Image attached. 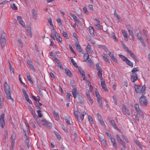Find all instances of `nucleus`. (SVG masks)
Instances as JSON below:
<instances>
[{"label":"nucleus","mask_w":150,"mask_h":150,"mask_svg":"<svg viewBox=\"0 0 150 150\" xmlns=\"http://www.w3.org/2000/svg\"><path fill=\"white\" fill-rule=\"evenodd\" d=\"M4 90L6 95V98L8 99L11 100L13 101L11 95V90L9 85L6 82H5L4 84Z\"/></svg>","instance_id":"f257e3e1"},{"label":"nucleus","mask_w":150,"mask_h":150,"mask_svg":"<svg viewBox=\"0 0 150 150\" xmlns=\"http://www.w3.org/2000/svg\"><path fill=\"white\" fill-rule=\"evenodd\" d=\"M134 87L136 93H141V94L143 95L145 93L146 87L145 85L143 86L141 89L140 86L135 84L134 85Z\"/></svg>","instance_id":"f03ea898"},{"label":"nucleus","mask_w":150,"mask_h":150,"mask_svg":"<svg viewBox=\"0 0 150 150\" xmlns=\"http://www.w3.org/2000/svg\"><path fill=\"white\" fill-rule=\"evenodd\" d=\"M6 34L3 33L1 35L0 38V45L1 48L4 47L6 44Z\"/></svg>","instance_id":"7ed1b4c3"},{"label":"nucleus","mask_w":150,"mask_h":150,"mask_svg":"<svg viewBox=\"0 0 150 150\" xmlns=\"http://www.w3.org/2000/svg\"><path fill=\"white\" fill-rule=\"evenodd\" d=\"M139 101L140 104L142 105H147L148 104V101L146 97L144 96H142L140 98Z\"/></svg>","instance_id":"20e7f679"},{"label":"nucleus","mask_w":150,"mask_h":150,"mask_svg":"<svg viewBox=\"0 0 150 150\" xmlns=\"http://www.w3.org/2000/svg\"><path fill=\"white\" fill-rule=\"evenodd\" d=\"M122 111L124 115L128 116L130 115V110L128 108L126 107V105H123L122 108Z\"/></svg>","instance_id":"39448f33"},{"label":"nucleus","mask_w":150,"mask_h":150,"mask_svg":"<svg viewBox=\"0 0 150 150\" xmlns=\"http://www.w3.org/2000/svg\"><path fill=\"white\" fill-rule=\"evenodd\" d=\"M4 115L2 113L0 116V124L2 128H4L5 125V122L4 120Z\"/></svg>","instance_id":"423d86ee"},{"label":"nucleus","mask_w":150,"mask_h":150,"mask_svg":"<svg viewBox=\"0 0 150 150\" xmlns=\"http://www.w3.org/2000/svg\"><path fill=\"white\" fill-rule=\"evenodd\" d=\"M52 32L53 33V35H54L56 39H57L60 43L62 42V38L60 37L58 33L54 29L51 30Z\"/></svg>","instance_id":"0eeeda50"},{"label":"nucleus","mask_w":150,"mask_h":150,"mask_svg":"<svg viewBox=\"0 0 150 150\" xmlns=\"http://www.w3.org/2000/svg\"><path fill=\"white\" fill-rule=\"evenodd\" d=\"M130 79L132 81L134 82L138 79L137 74L136 73H132L131 74Z\"/></svg>","instance_id":"6e6552de"},{"label":"nucleus","mask_w":150,"mask_h":150,"mask_svg":"<svg viewBox=\"0 0 150 150\" xmlns=\"http://www.w3.org/2000/svg\"><path fill=\"white\" fill-rule=\"evenodd\" d=\"M116 139L117 142L122 146L125 145V142L121 140L120 136L118 134L116 135Z\"/></svg>","instance_id":"1a4fd4ad"},{"label":"nucleus","mask_w":150,"mask_h":150,"mask_svg":"<svg viewBox=\"0 0 150 150\" xmlns=\"http://www.w3.org/2000/svg\"><path fill=\"white\" fill-rule=\"evenodd\" d=\"M86 51L87 52V53H89L91 54H93V52L92 50L91 45L88 44L87 46Z\"/></svg>","instance_id":"9d476101"},{"label":"nucleus","mask_w":150,"mask_h":150,"mask_svg":"<svg viewBox=\"0 0 150 150\" xmlns=\"http://www.w3.org/2000/svg\"><path fill=\"white\" fill-rule=\"evenodd\" d=\"M28 109H29L30 112L32 114L33 117L38 119V117L36 115L35 111L31 107V106H28Z\"/></svg>","instance_id":"9b49d317"},{"label":"nucleus","mask_w":150,"mask_h":150,"mask_svg":"<svg viewBox=\"0 0 150 150\" xmlns=\"http://www.w3.org/2000/svg\"><path fill=\"white\" fill-rule=\"evenodd\" d=\"M17 20L18 21L19 23L24 28L25 27V25L24 21L22 20L21 17L20 16L17 17Z\"/></svg>","instance_id":"f8f14e48"},{"label":"nucleus","mask_w":150,"mask_h":150,"mask_svg":"<svg viewBox=\"0 0 150 150\" xmlns=\"http://www.w3.org/2000/svg\"><path fill=\"white\" fill-rule=\"evenodd\" d=\"M72 93L74 98L76 99V95L78 96L79 95L78 92L77 91L76 88L74 87L73 88L72 91Z\"/></svg>","instance_id":"ddd939ff"},{"label":"nucleus","mask_w":150,"mask_h":150,"mask_svg":"<svg viewBox=\"0 0 150 150\" xmlns=\"http://www.w3.org/2000/svg\"><path fill=\"white\" fill-rule=\"evenodd\" d=\"M27 62L31 69L34 72H35V70L34 67L33 62L30 60H28Z\"/></svg>","instance_id":"4468645a"},{"label":"nucleus","mask_w":150,"mask_h":150,"mask_svg":"<svg viewBox=\"0 0 150 150\" xmlns=\"http://www.w3.org/2000/svg\"><path fill=\"white\" fill-rule=\"evenodd\" d=\"M75 46L76 47V50L79 52H81L82 50V49L81 48L79 43L76 42L75 43Z\"/></svg>","instance_id":"2eb2a0df"},{"label":"nucleus","mask_w":150,"mask_h":150,"mask_svg":"<svg viewBox=\"0 0 150 150\" xmlns=\"http://www.w3.org/2000/svg\"><path fill=\"white\" fill-rule=\"evenodd\" d=\"M108 55L112 60L114 62H117V59L115 58L114 55V53L113 52H109L108 53Z\"/></svg>","instance_id":"dca6fc26"},{"label":"nucleus","mask_w":150,"mask_h":150,"mask_svg":"<svg viewBox=\"0 0 150 150\" xmlns=\"http://www.w3.org/2000/svg\"><path fill=\"white\" fill-rule=\"evenodd\" d=\"M101 85L103 89L105 91H108V90L106 88V86L105 81H103L101 82Z\"/></svg>","instance_id":"f3484780"},{"label":"nucleus","mask_w":150,"mask_h":150,"mask_svg":"<svg viewBox=\"0 0 150 150\" xmlns=\"http://www.w3.org/2000/svg\"><path fill=\"white\" fill-rule=\"evenodd\" d=\"M86 114V113L85 112H82L81 113V116L80 117H79V119L77 120L80 122H82L84 119V116Z\"/></svg>","instance_id":"a211bd4d"},{"label":"nucleus","mask_w":150,"mask_h":150,"mask_svg":"<svg viewBox=\"0 0 150 150\" xmlns=\"http://www.w3.org/2000/svg\"><path fill=\"white\" fill-rule=\"evenodd\" d=\"M110 140L111 142L112 143V146L115 149H117V145L115 142V140L114 138H112L110 139Z\"/></svg>","instance_id":"6ab92c4d"},{"label":"nucleus","mask_w":150,"mask_h":150,"mask_svg":"<svg viewBox=\"0 0 150 150\" xmlns=\"http://www.w3.org/2000/svg\"><path fill=\"white\" fill-rule=\"evenodd\" d=\"M27 31L28 34L30 36V37H32V34L31 33V28L30 26H27Z\"/></svg>","instance_id":"aec40b11"},{"label":"nucleus","mask_w":150,"mask_h":150,"mask_svg":"<svg viewBox=\"0 0 150 150\" xmlns=\"http://www.w3.org/2000/svg\"><path fill=\"white\" fill-rule=\"evenodd\" d=\"M26 75L28 81L30 82L31 84H33V81L30 76L29 73L28 72H26Z\"/></svg>","instance_id":"412c9836"},{"label":"nucleus","mask_w":150,"mask_h":150,"mask_svg":"<svg viewBox=\"0 0 150 150\" xmlns=\"http://www.w3.org/2000/svg\"><path fill=\"white\" fill-rule=\"evenodd\" d=\"M102 56L103 57V58L105 61L109 63H110V62L109 59L108 58V57L104 53H103V54Z\"/></svg>","instance_id":"4be33fe9"},{"label":"nucleus","mask_w":150,"mask_h":150,"mask_svg":"<svg viewBox=\"0 0 150 150\" xmlns=\"http://www.w3.org/2000/svg\"><path fill=\"white\" fill-rule=\"evenodd\" d=\"M71 120V118L70 117L67 116L66 117V118L65 119V120L67 124L69 125H71V124L70 122V120Z\"/></svg>","instance_id":"5701e85b"},{"label":"nucleus","mask_w":150,"mask_h":150,"mask_svg":"<svg viewBox=\"0 0 150 150\" xmlns=\"http://www.w3.org/2000/svg\"><path fill=\"white\" fill-rule=\"evenodd\" d=\"M53 113L55 120H59V117L58 113L55 111H53Z\"/></svg>","instance_id":"b1692460"},{"label":"nucleus","mask_w":150,"mask_h":150,"mask_svg":"<svg viewBox=\"0 0 150 150\" xmlns=\"http://www.w3.org/2000/svg\"><path fill=\"white\" fill-rule=\"evenodd\" d=\"M32 15L33 16V18L35 19H36L37 18V14L35 10L33 9L32 11Z\"/></svg>","instance_id":"393cba45"},{"label":"nucleus","mask_w":150,"mask_h":150,"mask_svg":"<svg viewBox=\"0 0 150 150\" xmlns=\"http://www.w3.org/2000/svg\"><path fill=\"white\" fill-rule=\"evenodd\" d=\"M110 123L115 129H118V128L116 125L115 124V122L113 120L110 122Z\"/></svg>","instance_id":"a878e982"},{"label":"nucleus","mask_w":150,"mask_h":150,"mask_svg":"<svg viewBox=\"0 0 150 150\" xmlns=\"http://www.w3.org/2000/svg\"><path fill=\"white\" fill-rule=\"evenodd\" d=\"M126 64L131 67H133V63L128 59H127V60L125 61Z\"/></svg>","instance_id":"bb28decb"},{"label":"nucleus","mask_w":150,"mask_h":150,"mask_svg":"<svg viewBox=\"0 0 150 150\" xmlns=\"http://www.w3.org/2000/svg\"><path fill=\"white\" fill-rule=\"evenodd\" d=\"M97 101L99 105L101 107H102V98L100 97V98H97Z\"/></svg>","instance_id":"cd10ccee"},{"label":"nucleus","mask_w":150,"mask_h":150,"mask_svg":"<svg viewBox=\"0 0 150 150\" xmlns=\"http://www.w3.org/2000/svg\"><path fill=\"white\" fill-rule=\"evenodd\" d=\"M111 35L112 37L114 39V41H115L116 42H117L118 41V39L115 36V33L114 32H112L111 33Z\"/></svg>","instance_id":"c85d7f7f"},{"label":"nucleus","mask_w":150,"mask_h":150,"mask_svg":"<svg viewBox=\"0 0 150 150\" xmlns=\"http://www.w3.org/2000/svg\"><path fill=\"white\" fill-rule=\"evenodd\" d=\"M77 99L79 103H81L83 100V98L81 95L79 94L77 96Z\"/></svg>","instance_id":"c756f323"},{"label":"nucleus","mask_w":150,"mask_h":150,"mask_svg":"<svg viewBox=\"0 0 150 150\" xmlns=\"http://www.w3.org/2000/svg\"><path fill=\"white\" fill-rule=\"evenodd\" d=\"M79 113V112L77 110L75 111L74 112V115L77 120L79 119V116L78 115Z\"/></svg>","instance_id":"7c9ffc66"},{"label":"nucleus","mask_w":150,"mask_h":150,"mask_svg":"<svg viewBox=\"0 0 150 150\" xmlns=\"http://www.w3.org/2000/svg\"><path fill=\"white\" fill-rule=\"evenodd\" d=\"M89 55L88 53L85 54L83 56L84 61H86L89 58Z\"/></svg>","instance_id":"2f4dec72"},{"label":"nucleus","mask_w":150,"mask_h":150,"mask_svg":"<svg viewBox=\"0 0 150 150\" xmlns=\"http://www.w3.org/2000/svg\"><path fill=\"white\" fill-rule=\"evenodd\" d=\"M26 138L25 139V143L26 144L28 148L29 147V137H28L25 136Z\"/></svg>","instance_id":"473e14b6"},{"label":"nucleus","mask_w":150,"mask_h":150,"mask_svg":"<svg viewBox=\"0 0 150 150\" xmlns=\"http://www.w3.org/2000/svg\"><path fill=\"white\" fill-rule=\"evenodd\" d=\"M98 76L100 78V80H103V78L102 77V71H99L98 72Z\"/></svg>","instance_id":"72a5a7b5"},{"label":"nucleus","mask_w":150,"mask_h":150,"mask_svg":"<svg viewBox=\"0 0 150 150\" xmlns=\"http://www.w3.org/2000/svg\"><path fill=\"white\" fill-rule=\"evenodd\" d=\"M127 52L129 54L130 56L134 59L136 57V56L130 50L128 51Z\"/></svg>","instance_id":"f704fd0d"},{"label":"nucleus","mask_w":150,"mask_h":150,"mask_svg":"<svg viewBox=\"0 0 150 150\" xmlns=\"http://www.w3.org/2000/svg\"><path fill=\"white\" fill-rule=\"evenodd\" d=\"M114 16L116 17L119 20H122V18L121 17L119 16L117 13H116V11H115V12L114 13Z\"/></svg>","instance_id":"c9c22d12"},{"label":"nucleus","mask_w":150,"mask_h":150,"mask_svg":"<svg viewBox=\"0 0 150 150\" xmlns=\"http://www.w3.org/2000/svg\"><path fill=\"white\" fill-rule=\"evenodd\" d=\"M70 58L71 60V62H72V64L75 67H77V65L76 63L74 60L73 58L72 57H70Z\"/></svg>","instance_id":"e433bc0d"},{"label":"nucleus","mask_w":150,"mask_h":150,"mask_svg":"<svg viewBox=\"0 0 150 150\" xmlns=\"http://www.w3.org/2000/svg\"><path fill=\"white\" fill-rule=\"evenodd\" d=\"M89 32L91 35H94V30L92 27H90L89 29Z\"/></svg>","instance_id":"4c0bfd02"},{"label":"nucleus","mask_w":150,"mask_h":150,"mask_svg":"<svg viewBox=\"0 0 150 150\" xmlns=\"http://www.w3.org/2000/svg\"><path fill=\"white\" fill-rule=\"evenodd\" d=\"M78 70L80 74L81 75V76L85 75V73L83 70L81 68H79L78 69Z\"/></svg>","instance_id":"58836bf2"},{"label":"nucleus","mask_w":150,"mask_h":150,"mask_svg":"<svg viewBox=\"0 0 150 150\" xmlns=\"http://www.w3.org/2000/svg\"><path fill=\"white\" fill-rule=\"evenodd\" d=\"M48 21L49 24L51 25V27L52 28H53L54 25H53L52 23V22L51 18H49L48 19Z\"/></svg>","instance_id":"ea45409f"},{"label":"nucleus","mask_w":150,"mask_h":150,"mask_svg":"<svg viewBox=\"0 0 150 150\" xmlns=\"http://www.w3.org/2000/svg\"><path fill=\"white\" fill-rule=\"evenodd\" d=\"M65 74L68 76H70L71 75V73L70 71L67 69H65Z\"/></svg>","instance_id":"a19ab883"},{"label":"nucleus","mask_w":150,"mask_h":150,"mask_svg":"<svg viewBox=\"0 0 150 150\" xmlns=\"http://www.w3.org/2000/svg\"><path fill=\"white\" fill-rule=\"evenodd\" d=\"M119 57L121 58L125 62L127 60V59H128L125 56L122 55H119Z\"/></svg>","instance_id":"79ce46f5"},{"label":"nucleus","mask_w":150,"mask_h":150,"mask_svg":"<svg viewBox=\"0 0 150 150\" xmlns=\"http://www.w3.org/2000/svg\"><path fill=\"white\" fill-rule=\"evenodd\" d=\"M122 33L124 37L125 38H127V31L124 30H122Z\"/></svg>","instance_id":"37998d69"},{"label":"nucleus","mask_w":150,"mask_h":150,"mask_svg":"<svg viewBox=\"0 0 150 150\" xmlns=\"http://www.w3.org/2000/svg\"><path fill=\"white\" fill-rule=\"evenodd\" d=\"M88 120L90 124H93V121L92 118L91 116L89 115L88 116Z\"/></svg>","instance_id":"c03bdc74"},{"label":"nucleus","mask_w":150,"mask_h":150,"mask_svg":"<svg viewBox=\"0 0 150 150\" xmlns=\"http://www.w3.org/2000/svg\"><path fill=\"white\" fill-rule=\"evenodd\" d=\"M26 100L27 102H28L30 104H32V102L30 100L29 98V96L28 95L25 97Z\"/></svg>","instance_id":"a18cd8bd"},{"label":"nucleus","mask_w":150,"mask_h":150,"mask_svg":"<svg viewBox=\"0 0 150 150\" xmlns=\"http://www.w3.org/2000/svg\"><path fill=\"white\" fill-rule=\"evenodd\" d=\"M44 125H46L47 127L50 128L52 126V125L50 122H47V120L46 121V122H45V123L44 124Z\"/></svg>","instance_id":"49530a36"},{"label":"nucleus","mask_w":150,"mask_h":150,"mask_svg":"<svg viewBox=\"0 0 150 150\" xmlns=\"http://www.w3.org/2000/svg\"><path fill=\"white\" fill-rule=\"evenodd\" d=\"M32 98L35 101L39 102L40 101V98L39 97H35L34 96H32Z\"/></svg>","instance_id":"de8ad7c7"},{"label":"nucleus","mask_w":150,"mask_h":150,"mask_svg":"<svg viewBox=\"0 0 150 150\" xmlns=\"http://www.w3.org/2000/svg\"><path fill=\"white\" fill-rule=\"evenodd\" d=\"M62 34L64 37L65 38L67 39L69 38V36L67 35V33L65 32L64 31H63Z\"/></svg>","instance_id":"09e8293b"},{"label":"nucleus","mask_w":150,"mask_h":150,"mask_svg":"<svg viewBox=\"0 0 150 150\" xmlns=\"http://www.w3.org/2000/svg\"><path fill=\"white\" fill-rule=\"evenodd\" d=\"M55 134L56 136L57 139L59 140H60L61 139V136L57 132L55 133Z\"/></svg>","instance_id":"8fccbe9b"},{"label":"nucleus","mask_w":150,"mask_h":150,"mask_svg":"<svg viewBox=\"0 0 150 150\" xmlns=\"http://www.w3.org/2000/svg\"><path fill=\"white\" fill-rule=\"evenodd\" d=\"M95 94L97 98H100V97L99 93L96 88L95 89Z\"/></svg>","instance_id":"3c124183"},{"label":"nucleus","mask_w":150,"mask_h":150,"mask_svg":"<svg viewBox=\"0 0 150 150\" xmlns=\"http://www.w3.org/2000/svg\"><path fill=\"white\" fill-rule=\"evenodd\" d=\"M96 68L97 70L98 71H102L101 68L99 66L98 64H97L96 65Z\"/></svg>","instance_id":"603ef678"},{"label":"nucleus","mask_w":150,"mask_h":150,"mask_svg":"<svg viewBox=\"0 0 150 150\" xmlns=\"http://www.w3.org/2000/svg\"><path fill=\"white\" fill-rule=\"evenodd\" d=\"M37 112L38 114V117H41L42 116V115L41 113V111L40 110H38Z\"/></svg>","instance_id":"864d4df0"},{"label":"nucleus","mask_w":150,"mask_h":150,"mask_svg":"<svg viewBox=\"0 0 150 150\" xmlns=\"http://www.w3.org/2000/svg\"><path fill=\"white\" fill-rule=\"evenodd\" d=\"M138 111H137L138 112V114L141 116H142L143 117H144V115L142 111L140 110H138Z\"/></svg>","instance_id":"5fc2aeb1"},{"label":"nucleus","mask_w":150,"mask_h":150,"mask_svg":"<svg viewBox=\"0 0 150 150\" xmlns=\"http://www.w3.org/2000/svg\"><path fill=\"white\" fill-rule=\"evenodd\" d=\"M87 39L92 44L94 45L95 44L94 41L92 39L90 38H88Z\"/></svg>","instance_id":"6e6d98bb"},{"label":"nucleus","mask_w":150,"mask_h":150,"mask_svg":"<svg viewBox=\"0 0 150 150\" xmlns=\"http://www.w3.org/2000/svg\"><path fill=\"white\" fill-rule=\"evenodd\" d=\"M101 144L105 147L106 146V142L105 140L103 139L101 141Z\"/></svg>","instance_id":"4d7b16f0"},{"label":"nucleus","mask_w":150,"mask_h":150,"mask_svg":"<svg viewBox=\"0 0 150 150\" xmlns=\"http://www.w3.org/2000/svg\"><path fill=\"white\" fill-rule=\"evenodd\" d=\"M95 25L97 29L100 30H101L102 28L101 27V25L99 23H97V24H95Z\"/></svg>","instance_id":"13d9d810"},{"label":"nucleus","mask_w":150,"mask_h":150,"mask_svg":"<svg viewBox=\"0 0 150 150\" xmlns=\"http://www.w3.org/2000/svg\"><path fill=\"white\" fill-rule=\"evenodd\" d=\"M134 108L136 111H138L139 110H140L139 105L138 104H136L134 105Z\"/></svg>","instance_id":"bf43d9fd"},{"label":"nucleus","mask_w":150,"mask_h":150,"mask_svg":"<svg viewBox=\"0 0 150 150\" xmlns=\"http://www.w3.org/2000/svg\"><path fill=\"white\" fill-rule=\"evenodd\" d=\"M11 7L12 9L14 10H16L17 9V7L15 6L14 4H13L11 5Z\"/></svg>","instance_id":"052dcab7"},{"label":"nucleus","mask_w":150,"mask_h":150,"mask_svg":"<svg viewBox=\"0 0 150 150\" xmlns=\"http://www.w3.org/2000/svg\"><path fill=\"white\" fill-rule=\"evenodd\" d=\"M138 69L137 67L134 68H133L132 71V73H135L137 71H138Z\"/></svg>","instance_id":"680f3d73"},{"label":"nucleus","mask_w":150,"mask_h":150,"mask_svg":"<svg viewBox=\"0 0 150 150\" xmlns=\"http://www.w3.org/2000/svg\"><path fill=\"white\" fill-rule=\"evenodd\" d=\"M9 63L10 64V71H11V73L12 72L13 74L14 73V72H13L14 69L12 67V66H11V64L10 63V62H9Z\"/></svg>","instance_id":"e2e57ef3"},{"label":"nucleus","mask_w":150,"mask_h":150,"mask_svg":"<svg viewBox=\"0 0 150 150\" xmlns=\"http://www.w3.org/2000/svg\"><path fill=\"white\" fill-rule=\"evenodd\" d=\"M121 137L122 139L125 140V141L127 142H128V141L127 137L125 136L122 134L121 135Z\"/></svg>","instance_id":"0e129e2a"},{"label":"nucleus","mask_w":150,"mask_h":150,"mask_svg":"<svg viewBox=\"0 0 150 150\" xmlns=\"http://www.w3.org/2000/svg\"><path fill=\"white\" fill-rule=\"evenodd\" d=\"M112 98L113 99L115 104V105H117V102L116 97L115 96H112Z\"/></svg>","instance_id":"69168bd1"},{"label":"nucleus","mask_w":150,"mask_h":150,"mask_svg":"<svg viewBox=\"0 0 150 150\" xmlns=\"http://www.w3.org/2000/svg\"><path fill=\"white\" fill-rule=\"evenodd\" d=\"M137 37L139 39V40H140L141 38L143 39V38L142 37L141 33V32L140 33H139L137 34Z\"/></svg>","instance_id":"338daca9"},{"label":"nucleus","mask_w":150,"mask_h":150,"mask_svg":"<svg viewBox=\"0 0 150 150\" xmlns=\"http://www.w3.org/2000/svg\"><path fill=\"white\" fill-rule=\"evenodd\" d=\"M71 96V94L68 93H67L66 97L68 100H70Z\"/></svg>","instance_id":"774afa93"}]
</instances>
